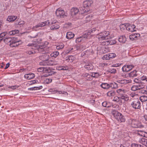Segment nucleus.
I'll return each mask as SVG.
<instances>
[{
  "label": "nucleus",
  "mask_w": 147,
  "mask_h": 147,
  "mask_svg": "<svg viewBox=\"0 0 147 147\" xmlns=\"http://www.w3.org/2000/svg\"><path fill=\"white\" fill-rule=\"evenodd\" d=\"M78 12L80 13V14L81 13V11H79L78 8L73 7L71 9L70 13L71 16L72 17H74L78 14Z\"/></svg>",
  "instance_id": "1a4fd4ad"
},
{
  "label": "nucleus",
  "mask_w": 147,
  "mask_h": 147,
  "mask_svg": "<svg viewBox=\"0 0 147 147\" xmlns=\"http://www.w3.org/2000/svg\"><path fill=\"white\" fill-rule=\"evenodd\" d=\"M52 61H42L40 62L39 63L40 65H50L53 66L54 64L52 63Z\"/></svg>",
  "instance_id": "dca6fc26"
},
{
  "label": "nucleus",
  "mask_w": 147,
  "mask_h": 147,
  "mask_svg": "<svg viewBox=\"0 0 147 147\" xmlns=\"http://www.w3.org/2000/svg\"><path fill=\"white\" fill-rule=\"evenodd\" d=\"M80 50L82 51L86 48V47L84 45H80Z\"/></svg>",
  "instance_id": "69168bd1"
},
{
  "label": "nucleus",
  "mask_w": 147,
  "mask_h": 147,
  "mask_svg": "<svg viewBox=\"0 0 147 147\" xmlns=\"http://www.w3.org/2000/svg\"><path fill=\"white\" fill-rule=\"evenodd\" d=\"M35 76V75L34 74L32 73L26 74L24 76V78L28 80H30L34 78Z\"/></svg>",
  "instance_id": "a211bd4d"
},
{
  "label": "nucleus",
  "mask_w": 147,
  "mask_h": 147,
  "mask_svg": "<svg viewBox=\"0 0 147 147\" xmlns=\"http://www.w3.org/2000/svg\"><path fill=\"white\" fill-rule=\"evenodd\" d=\"M125 91L124 90L121 89H118L117 90V92L119 94L120 96L125 94Z\"/></svg>",
  "instance_id": "c9c22d12"
},
{
  "label": "nucleus",
  "mask_w": 147,
  "mask_h": 147,
  "mask_svg": "<svg viewBox=\"0 0 147 147\" xmlns=\"http://www.w3.org/2000/svg\"><path fill=\"white\" fill-rule=\"evenodd\" d=\"M131 126L133 128H140L142 127L141 123L136 120L134 119H131Z\"/></svg>",
  "instance_id": "0eeeda50"
},
{
  "label": "nucleus",
  "mask_w": 147,
  "mask_h": 147,
  "mask_svg": "<svg viewBox=\"0 0 147 147\" xmlns=\"http://www.w3.org/2000/svg\"><path fill=\"white\" fill-rule=\"evenodd\" d=\"M119 41L121 43H124L126 40V38L125 36H121L118 39Z\"/></svg>",
  "instance_id": "cd10ccee"
},
{
  "label": "nucleus",
  "mask_w": 147,
  "mask_h": 147,
  "mask_svg": "<svg viewBox=\"0 0 147 147\" xmlns=\"http://www.w3.org/2000/svg\"><path fill=\"white\" fill-rule=\"evenodd\" d=\"M116 56V54L114 53H110L109 54V57L110 59L114 58Z\"/></svg>",
  "instance_id": "a19ab883"
},
{
  "label": "nucleus",
  "mask_w": 147,
  "mask_h": 147,
  "mask_svg": "<svg viewBox=\"0 0 147 147\" xmlns=\"http://www.w3.org/2000/svg\"><path fill=\"white\" fill-rule=\"evenodd\" d=\"M102 34L104 36V37L105 39V41L107 40H108L110 38V36L109 32L108 31H105L102 32Z\"/></svg>",
  "instance_id": "6ab92c4d"
},
{
  "label": "nucleus",
  "mask_w": 147,
  "mask_h": 147,
  "mask_svg": "<svg viewBox=\"0 0 147 147\" xmlns=\"http://www.w3.org/2000/svg\"><path fill=\"white\" fill-rule=\"evenodd\" d=\"M45 81L47 83H49L52 81V79L50 78H47L46 79Z\"/></svg>",
  "instance_id": "0e129e2a"
},
{
  "label": "nucleus",
  "mask_w": 147,
  "mask_h": 147,
  "mask_svg": "<svg viewBox=\"0 0 147 147\" xmlns=\"http://www.w3.org/2000/svg\"><path fill=\"white\" fill-rule=\"evenodd\" d=\"M42 86H40L39 87H34L32 88H29L28 90H38L42 89Z\"/></svg>",
  "instance_id": "4c0bfd02"
},
{
  "label": "nucleus",
  "mask_w": 147,
  "mask_h": 147,
  "mask_svg": "<svg viewBox=\"0 0 147 147\" xmlns=\"http://www.w3.org/2000/svg\"><path fill=\"white\" fill-rule=\"evenodd\" d=\"M45 67H40V68H38L37 70L38 72H43L45 73Z\"/></svg>",
  "instance_id": "37998d69"
},
{
  "label": "nucleus",
  "mask_w": 147,
  "mask_h": 147,
  "mask_svg": "<svg viewBox=\"0 0 147 147\" xmlns=\"http://www.w3.org/2000/svg\"><path fill=\"white\" fill-rule=\"evenodd\" d=\"M101 87L105 89H108L109 88V84L107 83H102L101 85Z\"/></svg>",
  "instance_id": "2f4dec72"
},
{
  "label": "nucleus",
  "mask_w": 147,
  "mask_h": 147,
  "mask_svg": "<svg viewBox=\"0 0 147 147\" xmlns=\"http://www.w3.org/2000/svg\"><path fill=\"white\" fill-rule=\"evenodd\" d=\"M50 24V22L49 20H47L46 21H45L44 22L40 23L34 26L33 28V29L35 30H37V28L40 27H43L44 26L46 25H49Z\"/></svg>",
  "instance_id": "6e6552de"
},
{
  "label": "nucleus",
  "mask_w": 147,
  "mask_h": 147,
  "mask_svg": "<svg viewBox=\"0 0 147 147\" xmlns=\"http://www.w3.org/2000/svg\"><path fill=\"white\" fill-rule=\"evenodd\" d=\"M120 28L121 29H124L125 28L126 29L127 26H126V24H122L120 25L119 26Z\"/></svg>",
  "instance_id": "49530a36"
},
{
  "label": "nucleus",
  "mask_w": 147,
  "mask_h": 147,
  "mask_svg": "<svg viewBox=\"0 0 147 147\" xmlns=\"http://www.w3.org/2000/svg\"><path fill=\"white\" fill-rule=\"evenodd\" d=\"M109 104L107 101H104L102 103V106L104 107H109Z\"/></svg>",
  "instance_id": "de8ad7c7"
},
{
  "label": "nucleus",
  "mask_w": 147,
  "mask_h": 147,
  "mask_svg": "<svg viewBox=\"0 0 147 147\" xmlns=\"http://www.w3.org/2000/svg\"><path fill=\"white\" fill-rule=\"evenodd\" d=\"M102 59L105 60H108L110 59L109 57V54L104 55L102 57Z\"/></svg>",
  "instance_id": "79ce46f5"
},
{
  "label": "nucleus",
  "mask_w": 147,
  "mask_h": 147,
  "mask_svg": "<svg viewBox=\"0 0 147 147\" xmlns=\"http://www.w3.org/2000/svg\"><path fill=\"white\" fill-rule=\"evenodd\" d=\"M58 92V93L59 94H64L66 95H67L68 93L66 92H64V91H57Z\"/></svg>",
  "instance_id": "052dcab7"
},
{
  "label": "nucleus",
  "mask_w": 147,
  "mask_h": 147,
  "mask_svg": "<svg viewBox=\"0 0 147 147\" xmlns=\"http://www.w3.org/2000/svg\"><path fill=\"white\" fill-rule=\"evenodd\" d=\"M126 30L129 32H133L136 31V26L134 24H126Z\"/></svg>",
  "instance_id": "9b49d317"
},
{
  "label": "nucleus",
  "mask_w": 147,
  "mask_h": 147,
  "mask_svg": "<svg viewBox=\"0 0 147 147\" xmlns=\"http://www.w3.org/2000/svg\"><path fill=\"white\" fill-rule=\"evenodd\" d=\"M102 50H103V53H105L109 51V49L107 47H105L102 48Z\"/></svg>",
  "instance_id": "ea45409f"
},
{
  "label": "nucleus",
  "mask_w": 147,
  "mask_h": 147,
  "mask_svg": "<svg viewBox=\"0 0 147 147\" xmlns=\"http://www.w3.org/2000/svg\"><path fill=\"white\" fill-rule=\"evenodd\" d=\"M56 14L57 16L60 18H65L67 16V13L61 8H59L57 9Z\"/></svg>",
  "instance_id": "20e7f679"
},
{
  "label": "nucleus",
  "mask_w": 147,
  "mask_h": 147,
  "mask_svg": "<svg viewBox=\"0 0 147 147\" xmlns=\"http://www.w3.org/2000/svg\"><path fill=\"white\" fill-rule=\"evenodd\" d=\"M46 49V48L45 47L40 48V47L38 49H36L37 50V52L38 51L39 53H42L43 54L46 53V51H45Z\"/></svg>",
  "instance_id": "c85d7f7f"
},
{
  "label": "nucleus",
  "mask_w": 147,
  "mask_h": 147,
  "mask_svg": "<svg viewBox=\"0 0 147 147\" xmlns=\"http://www.w3.org/2000/svg\"><path fill=\"white\" fill-rule=\"evenodd\" d=\"M116 72V70L115 69H110L109 70V72L115 74Z\"/></svg>",
  "instance_id": "6e6d98bb"
},
{
  "label": "nucleus",
  "mask_w": 147,
  "mask_h": 147,
  "mask_svg": "<svg viewBox=\"0 0 147 147\" xmlns=\"http://www.w3.org/2000/svg\"><path fill=\"white\" fill-rule=\"evenodd\" d=\"M109 84V88H115L117 87L118 85L115 82L111 83Z\"/></svg>",
  "instance_id": "a878e982"
},
{
  "label": "nucleus",
  "mask_w": 147,
  "mask_h": 147,
  "mask_svg": "<svg viewBox=\"0 0 147 147\" xmlns=\"http://www.w3.org/2000/svg\"><path fill=\"white\" fill-rule=\"evenodd\" d=\"M116 42L115 40H112L103 41L102 43V45H108L114 44L116 43Z\"/></svg>",
  "instance_id": "ddd939ff"
},
{
  "label": "nucleus",
  "mask_w": 147,
  "mask_h": 147,
  "mask_svg": "<svg viewBox=\"0 0 147 147\" xmlns=\"http://www.w3.org/2000/svg\"><path fill=\"white\" fill-rule=\"evenodd\" d=\"M48 91L52 93L53 94L55 93L57 91L55 90L54 89H50Z\"/></svg>",
  "instance_id": "13d9d810"
},
{
  "label": "nucleus",
  "mask_w": 147,
  "mask_h": 147,
  "mask_svg": "<svg viewBox=\"0 0 147 147\" xmlns=\"http://www.w3.org/2000/svg\"><path fill=\"white\" fill-rule=\"evenodd\" d=\"M92 2L91 1H86L84 2L83 6L80 8L81 14L88 12L90 10L89 6H90Z\"/></svg>",
  "instance_id": "f03ea898"
},
{
  "label": "nucleus",
  "mask_w": 147,
  "mask_h": 147,
  "mask_svg": "<svg viewBox=\"0 0 147 147\" xmlns=\"http://www.w3.org/2000/svg\"><path fill=\"white\" fill-rule=\"evenodd\" d=\"M59 53L58 51H54L50 54V56L55 58L56 57L59 55Z\"/></svg>",
  "instance_id": "e433bc0d"
},
{
  "label": "nucleus",
  "mask_w": 147,
  "mask_h": 147,
  "mask_svg": "<svg viewBox=\"0 0 147 147\" xmlns=\"http://www.w3.org/2000/svg\"><path fill=\"white\" fill-rule=\"evenodd\" d=\"M144 131H142L141 130L138 131L137 134L141 136H143Z\"/></svg>",
  "instance_id": "09e8293b"
},
{
  "label": "nucleus",
  "mask_w": 147,
  "mask_h": 147,
  "mask_svg": "<svg viewBox=\"0 0 147 147\" xmlns=\"http://www.w3.org/2000/svg\"><path fill=\"white\" fill-rule=\"evenodd\" d=\"M12 31L13 35L18 33L19 32V31L18 30H12Z\"/></svg>",
  "instance_id": "774afa93"
},
{
  "label": "nucleus",
  "mask_w": 147,
  "mask_h": 147,
  "mask_svg": "<svg viewBox=\"0 0 147 147\" xmlns=\"http://www.w3.org/2000/svg\"><path fill=\"white\" fill-rule=\"evenodd\" d=\"M27 45L29 46L32 47V48H31L33 49H34L33 47H36V45L34 43H31L28 44Z\"/></svg>",
  "instance_id": "e2e57ef3"
},
{
  "label": "nucleus",
  "mask_w": 147,
  "mask_h": 147,
  "mask_svg": "<svg viewBox=\"0 0 147 147\" xmlns=\"http://www.w3.org/2000/svg\"><path fill=\"white\" fill-rule=\"evenodd\" d=\"M39 58L42 61H48L49 58V55L45 53L39 57Z\"/></svg>",
  "instance_id": "2eb2a0df"
},
{
  "label": "nucleus",
  "mask_w": 147,
  "mask_h": 147,
  "mask_svg": "<svg viewBox=\"0 0 147 147\" xmlns=\"http://www.w3.org/2000/svg\"><path fill=\"white\" fill-rule=\"evenodd\" d=\"M129 76L130 78H134L136 76V71L134 70L129 74Z\"/></svg>",
  "instance_id": "bb28decb"
},
{
  "label": "nucleus",
  "mask_w": 147,
  "mask_h": 147,
  "mask_svg": "<svg viewBox=\"0 0 147 147\" xmlns=\"http://www.w3.org/2000/svg\"><path fill=\"white\" fill-rule=\"evenodd\" d=\"M136 36L135 34H132L129 35V39L131 40H133L134 39V38L136 37Z\"/></svg>",
  "instance_id": "603ef678"
},
{
  "label": "nucleus",
  "mask_w": 147,
  "mask_h": 147,
  "mask_svg": "<svg viewBox=\"0 0 147 147\" xmlns=\"http://www.w3.org/2000/svg\"><path fill=\"white\" fill-rule=\"evenodd\" d=\"M90 32H86L83 36L78 37L76 39V42L77 43H78L81 42H84L86 41L87 39L90 38Z\"/></svg>",
  "instance_id": "7ed1b4c3"
},
{
  "label": "nucleus",
  "mask_w": 147,
  "mask_h": 147,
  "mask_svg": "<svg viewBox=\"0 0 147 147\" xmlns=\"http://www.w3.org/2000/svg\"><path fill=\"white\" fill-rule=\"evenodd\" d=\"M45 73H48L47 74V76H51L54 74L55 72L52 71L50 68L46 67L45 69Z\"/></svg>",
  "instance_id": "4468645a"
},
{
  "label": "nucleus",
  "mask_w": 147,
  "mask_h": 147,
  "mask_svg": "<svg viewBox=\"0 0 147 147\" xmlns=\"http://www.w3.org/2000/svg\"><path fill=\"white\" fill-rule=\"evenodd\" d=\"M139 142L143 145L147 147V139L144 138H140Z\"/></svg>",
  "instance_id": "4be33fe9"
},
{
  "label": "nucleus",
  "mask_w": 147,
  "mask_h": 147,
  "mask_svg": "<svg viewBox=\"0 0 147 147\" xmlns=\"http://www.w3.org/2000/svg\"><path fill=\"white\" fill-rule=\"evenodd\" d=\"M131 146L132 147H143L142 145L136 143L132 144Z\"/></svg>",
  "instance_id": "a18cd8bd"
},
{
  "label": "nucleus",
  "mask_w": 147,
  "mask_h": 147,
  "mask_svg": "<svg viewBox=\"0 0 147 147\" xmlns=\"http://www.w3.org/2000/svg\"><path fill=\"white\" fill-rule=\"evenodd\" d=\"M118 82L121 84H126L131 83L132 80H118Z\"/></svg>",
  "instance_id": "f3484780"
},
{
  "label": "nucleus",
  "mask_w": 147,
  "mask_h": 147,
  "mask_svg": "<svg viewBox=\"0 0 147 147\" xmlns=\"http://www.w3.org/2000/svg\"><path fill=\"white\" fill-rule=\"evenodd\" d=\"M131 90L133 91H135L138 90V89L136 85H134L131 87Z\"/></svg>",
  "instance_id": "5fc2aeb1"
},
{
  "label": "nucleus",
  "mask_w": 147,
  "mask_h": 147,
  "mask_svg": "<svg viewBox=\"0 0 147 147\" xmlns=\"http://www.w3.org/2000/svg\"><path fill=\"white\" fill-rule=\"evenodd\" d=\"M57 21L56 20H52L51 23L50 22V24L52 25L55 24H57L58 23Z\"/></svg>",
  "instance_id": "4d7b16f0"
},
{
  "label": "nucleus",
  "mask_w": 147,
  "mask_h": 147,
  "mask_svg": "<svg viewBox=\"0 0 147 147\" xmlns=\"http://www.w3.org/2000/svg\"><path fill=\"white\" fill-rule=\"evenodd\" d=\"M17 18V17L16 16H9L7 18V20L9 22H12L14 21Z\"/></svg>",
  "instance_id": "5701e85b"
},
{
  "label": "nucleus",
  "mask_w": 147,
  "mask_h": 147,
  "mask_svg": "<svg viewBox=\"0 0 147 147\" xmlns=\"http://www.w3.org/2000/svg\"><path fill=\"white\" fill-rule=\"evenodd\" d=\"M120 147H129V145L128 144H123L121 145Z\"/></svg>",
  "instance_id": "338daca9"
},
{
  "label": "nucleus",
  "mask_w": 147,
  "mask_h": 147,
  "mask_svg": "<svg viewBox=\"0 0 147 147\" xmlns=\"http://www.w3.org/2000/svg\"><path fill=\"white\" fill-rule=\"evenodd\" d=\"M132 107L134 109H139L141 107V104L138 99L133 101L131 104Z\"/></svg>",
  "instance_id": "39448f33"
},
{
  "label": "nucleus",
  "mask_w": 147,
  "mask_h": 147,
  "mask_svg": "<svg viewBox=\"0 0 147 147\" xmlns=\"http://www.w3.org/2000/svg\"><path fill=\"white\" fill-rule=\"evenodd\" d=\"M68 69V68L67 67L64 66H60L58 67L59 70H66Z\"/></svg>",
  "instance_id": "8fccbe9b"
},
{
  "label": "nucleus",
  "mask_w": 147,
  "mask_h": 147,
  "mask_svg": "<svg viewBox=\"0 0 147 147\" xmlns=\"http://www.w3.org/2000/svg\"><path fill=\"white\" fill-rule=\"evenodd\" d=\"M7 34L6 32H4L0 34V38L4 36Z\"/></svg>",
  "instance_id": "680f3d73"
},
{
  "label": "nucleus",
  "mask_w": 147,
  "mask_h": 147,
  "mask_svg": "<svg viewBox=\"0 0 147 147\" xmlns=\"http://www.w3.org/2000/svg\"><path fill=\"white\" fill-rule=\"evenodd\" d=\"M37 49H34V50H32V51H28L27 52V53H28V54H29V55H30L31 54H32V53H34L36 52H37Z\"/></svg>",
  "instance_id": "3c124183"
},
{
  "label": "nucleus",
  "mask_w": 147,
  "mask_h": 147,
  "mask_svg": "<svg viewBox=\"0 0 147 147\" xmlns=\"http://www.w3.org/2000/svg\"><path fill=\"white\" fill-rule=\"evenodd\" d=\"M19 41L16 38H13L12 41L9 44V45L11 47H16L18 46L19 44Z\"/></svg>",
  "instance_id": "9d476101"
},
{
  "label": "nucleus",
  "mask_w": 147,
  "mask_h": 147,
  "mask_svg": "<svg viewBox=\"0 0 147 147\" xmlns=\"http://www.w3.org/2000/svg\"><path fill=\"white\" fill-rule=\"evenodd\" d=\"M64 45L63 43L60 44L59 45L57 46L56 47V49L57 50H60L63 48Z\"/></svg>",
  "instance_id": "c03bdc74"
},
{
  "label": "nucleus",
  "mask_w": 147,
  "mask_h": 147,
  "mask_svg": "<svg viewBox=\"0 0 147 147\" xmlns=\"http://www.w3.org/2000/svg\"><path fill=\"white\" fill-rule=\"evenodd\" d=\"M75 58V57L73 56L70 55L66 57V60L69 62H72L74 60Z\"/></svg>",
  "instance_id": "c756f323"
},
{
  "label": "nucleus",
  "mask_w": 147,
  "mask_h": 147,
  "mask_svg": "<svg viewBox=\"0 0 147 147\" xmlns=\"http://www.w3.org/2000/svg\"><path fill=\"white\" fill-rule=\"evenodd\" d=\"M59 28V25L58 23L52 25L50 28L51 30H55L56 29H58Z\"/></svg>",
  "instance_id": "393cba45"
},
{
  "label": "nucleus",
  "mask_w": 147,
  "mask_h": 147,
  "mask_svg": "<svg viewBox=\"0 0 147 147\" xmlns=\"http://www.w3.org/2000/svg\"><path fill=\"white\" fill-rule=\"evenodd\" d=\"M84 67L87 70H90L93 69V66L91 63H86Z\"/></svg>",
  "instance_id": "412c9836"
},
{
  "label": "nucleus",
  "mask_w": 147,
  "mask_h": 147,
  "mask_svg": "<svg viewBox=\"0 0 147 147\" xmlns=\"http://www.w3.org/2000/svg\"><path fill=\"white\" fill-rule=\"evenodd\" d=\"M145 83H140L136 85L138 90H140L144 88V84Z\"/></svg>",
  "instance_id": "473e14b6"
},
{
  "label": "nucleus",
  "mask_w": 147,
  "mask_h": 147,
  "mask_svg": "<svg viewBox=\"0 0 147 147\" xmlns=\"http://www.w3.org/2000/svg\"><path fill=\"white\" fill-rule=\"evenodd\" d=\"M18 86H9L8 87V88H11L13 90H14L16 88H18Z\"/></svg>",
  "instance_id": "bf43d9fd"
},
{
  "label": "nucleus",
  "mask_w": 147,
  "mask_h": 147,
  "mask_svg": "<svg viewBox=\"0 0 147 147\" xmlns=\"http://www.w3.org/2000/svg\"><path fill=\"white\" fill-rule=\"evenodd\" d=\"M74 36V34L73 33L71 32H68L67 33L66 38L69 39H71L73 38Z\"/></svg>",
  "instance_id": "b1692460"
},
{
  "label": "nucleus",
  "mask_w": 147,
  "mask_h": 147,
  "mask_svg": "<svg viewBox=\"0 0 147 147\" xmlns=\"http://www.w3.org/2000/svg\"><path fill=\"white\" fill-rule=\"evenodd\" d=\"M13 38H11L10 37H5L4 39V41L5 43L9 42V44L11 42V41H12Z\"/></svg>",
  "instance_id": "58836bf2"
},
{
  "label": "nucleus",
  "mask_w": 147,
  "mask_h": 147,
  "mask_svg": "<svg viewBox=\"0 0 147 147\" xmlns=\"http://www.w3.org/2000/svg\"><path fill=\"white\" fill-rule=\"evenodd\" d=\"M107 95L109 97L114 96L115 95V92L113 90L109 91L107 92Z\"/></svg>",
  "instance_id": "7c9ffc66"
},
{
  "label": "nucleus",
  "mask_w": 147,
  "mask_h": 147,
  "mask_svg": "<svg viewBox=\"0 0 147 147\" xmlns=\"http://www.w3.org/2000/svg\"><path fill=\"white\" fill-rule=\"evenodd\" d=\"M120 98L121 102L122 101H123L124 102L127 101L129 99V97L128 96L125 94H124L123 95L120 96Z\"/></svg>",
  "instance_id": "aec40b11"
},
{
  "label": "nucleus",
  "mask_w": 147,
  "mask_h": 147,
  "mask_svg": "<svg viewBox=\"0 0 147 147\" xmlns=\"http://www.w3.org/2000/svg\"><path fill=\"white\" fill-rule=\"evenodd\" d=\"M97 37L100 41L105 40V39L102 34V32L100 33L98 35Z\"/></svg>",
  "instance_id": "72a5a7b5"
},
{
  "label": "nucleus",
  "mask_w": 147,
  "mask_h": 147,
  "mask_svg": "<svg viewBox=\"0 0 147 147\" xmlns=\"http://www.w3.org/2000/svg\"><path fill=\"white\" fill-rule=\"evenodd\" d=\"M134 81L138 84L140 83H146L147 82V76H143L139 78H135Z\"/></svg>",
  "instance_id": "423d86ee"
},
{
  "label": "nucleus",
  "mask_w": 147,
  "mask_h": 147,
  "mask_svg": "<svg viewBox=\"0 0 147 147\" xmlns=\"http://www.w3.org/2000/svg\"><path fill=\"white\" fill-rule=\"evenodd\" d=\"M134 67L132 65H125L122 67V70L123 71L127 72L131 70Z\"/></svg>",
  "instance_id": "f8f14e48"
},
{
  "label": "nucleus",
  "mask_w": 147,
  "mask_h": 147,
  "mask_svg": "<svg viewBox=\"0 0 147 147\" xmlns=\"http://www.w3.org/2000/svg\"><path fill=\"white\" fill-rule=\"evenodd\" d=\"M140 100L142 102L147 100V96H142L140 97Z\"/></svg>",
  "instance_id": "f704fd0d"
},
{
  "label": "nucleus",
  "mask_w": 147,
  "mask_h": 147,
  "mask_svg": "<svg viewBox=\"0 0 147 147\" xmlns=\"http://www.w3.org/2000/svg\"><path fill=\"white\" fill-rule=\"evenodd\" d=\"M112 113L115 118L119 122H124L125 119L124 115L116 110H113Z\"/></svg>",
  "instance_id": "f257e3e1"
},
{
  "label": "nucleus",
  "mask_w": 147,
  "mask_h": 147,
  "mask_svg": "<svg viewBox=\"0 0 147 147\" xmlns=\"http://www.w3.org/2000/svg\"><path fill=\"white\" fill-rule=\"evenodd\" d=\"M119 100H120V97H118L116 96L114 97V99H113V101L117 102H119Z\"/></svg>",
  "instance_id": "864d4df0"
}]
</instances>
